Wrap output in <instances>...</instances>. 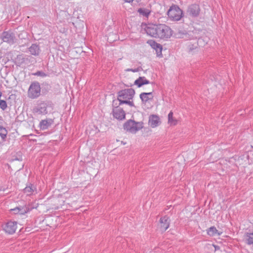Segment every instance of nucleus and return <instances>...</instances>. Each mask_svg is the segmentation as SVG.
<instances>
[{
	"label": "nucleus",
	"instance_id": "nucleus-12",
	"mask_svg": "<svg viewBox=\"0 0 253 253\" xmlns=\"http://www.w3.org/2000/svg\"><path fill=\"white\" fill-rule=\"evenodd\" d=\"M170 220L167 216H165L160 218V228L162 231H165L169 226Z\"/></svg>",
	"mask_w": 253,
	"mask_h": 253
},
{
	"label": "nucleus",
	"instance_id": "nucleus-16",
	"mask_svg": "<svg viewBox=\"0 0 253 253\" xmlns=\"http://www.w3.org/2000/svg\"><path fill=\"white\" fill-rule=\"evenodd\" d=\"M29 50L31 54L35 56L38 55L40 52V47L36 44H32L29 48Z\"/></svg>",
	"mask_w": 253,
	"mask_h": 253
},
{
	"label": "nucleus",
	"instance_id": "nucleus-4",
	"mask_svg": "<svg viewBox=\"0 0 253 253\" xmlns=\"http://www.w3.org/2000/svg\"><path fill=\"white\" fill-rule=\"evenodd\" d=\"M142 127V122H135L131 120L127 121L124 125V129L131 133H136Z\"/></svg>",
	"mask_w": 253,
	"mask_h": 253
},
{
	"label": "nucleus",
	"instance_id": "nucleus-25",
	"mask_svg": "<svg viewBox=\"0 0 253 253\" xmlns=\"http://www.w3.org/2000/svg\"><path fill=\"white\" fill-rule=\"evenodd\" d=\"M7 107V106L6 101L3 100H0V108L2 110H4L6 109Z\"/></svg>",
	"mask_w": 253,
	"mask_h": 253
},
{
	"label": "nucleus",
	"instance_id": "nucleus-23",
	"mask_svg": "<svg viewBox=\"0 0 253 253\" xmlns=\"http://www.w3.org/2000/svg\"><path fill=\"white\" fill-rule=\"evenodd\" d=\"M138 12L143 16L148 17L151 11L149 9L144 8H140L138 9Z\"/></svg>",
	"mask_w": 253,
	"mask_h": 253
},
{
	"label": "nucleus",
	"instance_id": "nucleus-10",
	"mask_svg": "<svg viewBox=\"0 0 253 253\" xmlns=\"http://www.w3.org/2000/svg\"><path fill=\"white\" fill-rule=\"evenodd\" d=\"M1 39L4 42L12 44L14 42L15 37L12 33L4 32L1 36Z\"/></svg>",
	"mask_w": 253,
	"mask_h": 253
},
{
	"label": "nucleus",
	"instance_id": "nucleus-5",
	"mask_svg": "<svg viewBox=\"0 0 253 253\" xmlns=\"http://www.w3.org/2000/svg\"><path fill=\"white\" fill-rule=\"evenodd\" d=\"M182 10L177 6H172L169 10L168 15L171 19L174 21L179 20L182 16Z\"/></svg>",
	"mask_w": 253,
	"mask_h": 253
},
{
	"label": "nucleus",
	"instance_id": "nucleus-21",
	"mask_svg": "<svg viewBox=\"0 0 253 253\" xmlns=\"http://www.w3.org/2000/svg\"><path fill=\"white\" fill-rule=\"evenodd\" d=\"M148 43H149L150 44V45L151 46V47L153 48H154L156 50L159 49L160 51L162 50V45L160 44L157 43L155 41L150 40L148 42Z\"/></svg>",
	"mask_w": 253,
	"mask_h": 253
},
{
	"label": "nucleus",
	"instance_id": "nucleus-11",
	"mask_svg": "<svg viewBox=\"0 0 253 253\" xmlns=\"http://www.w3.org/2000/svg\"><path fill=\"white\" fill-rule=\"evenodd\" d=\"M114 117L118 120H122L125 119L126 113L123 109L116 108L113 111Z\"/></svg>",
	"mask_w": 253,
	"mask_h": 253
},
{
	"label": "nucleus",
	"instance_id": "nucleus-6",
	"mask_svg": "<svg viewBox=\"0 0 253 253\" xmlns=\"http://www.w3.org/2000/svg\"><path fill=\"white\" fill-rule=\"evenodd\" d=\"M47 105L44 101H40L36 107L34 108L33 112L36 115H44L47 113Z\"/></svg>",
	"mask_w": 253,
	"mask_h": 253
},
{
	"label": "nucleus",
	"instance_id": "nucleus-13",
	"mask_svg": "<svg viewBox=\"0 0 253 253\" xmlns=\"http://www.w3.org/2000/svg\"><path fill=\"white\" fill-rule=\"evenodd\" d=\"M140 98L143 104H146L147 102L149 101L152 100L153 99V95L152 92H142L140 94Z\"/></svg>",
	"mask_w": 253,
	"mask_h": 253
},
{
	"label": "nucleus",
	"instance_id": "nucleus-26",
	"mask_svg": "<svg viewBox=\"0 0 253 253\" xmlns=\"http://www.w3.org/2000/svg\"><path fill=\"white\" fill-rule=\"evenodd\" d=\"M198 46V42H195L194 43H192L191 45L189 44L188 47L189 49L191 51L193 50L194 49H196Z\"/></svg>",
	"mask_w": 253,
	"mask_h": 253
},
{
	"label": "nucleus",
	"instance_id": "nucleus-18",
	"mask_svg": "<svg viewBox=\"0 0 253 253\" xmlns=\"http://www.w3.org/2000/svg\"><path fill=\"white\" fill-rule=\"evenodd\" d=\"M168 124L170 126H175L177 124V120L173 117L172 111H170L168 115Z\"/></svg>",
	"mask_w": 253,
	"mask_h": 253
},
{
	"label": "nucleus",
	"instance_id": "nucleus-19",
	"mask_svg": "<svg viewBox=\"0 0 253 253\" xmlns=\"http://www.w3.org/2000/svg\"><path fill=\"white\" fill-rule=\"evenodd\" d=\"M207 234L210 236H213L216 234L218 235H220V233L218 232V230L214 226H212L209 228L207 230Z\"/></svg>",
	"mask_w": 253,
	"mask_h": 253
},
{
	"label": "nucleus",
	"instance_id": "nucleus-3",
	"mask_svg": "<svg viewBox=\"0 0 253 253\" xmlns=\"http://www.w3.org/2000/svg\"><path fill=\"white\" fill-rule=\"evenodd\" d=\"M41 88L40 84L33 82L30 84L28 90V96L31 99H36L41 95Z\"/></svg>",
	"mask_w": 253,
	"mask_h": 253
},
{
	"label": "nucleus",
	"instance_id": "nucleus-7",
	"mask_svg": "<svg viewBox=\"0 0 253 253\" xmlns=\"http://www.w3.org/2000/svg\"><path fill=\"white\" fill-rule=\"evenodd\" d=\"M16 229L17 223L14 221H9L3 226L4 231L9 234L15 233Z\"/></svg>",
	"mask_w": 253,
	"mask_h": 253
},
{
	"label": "nucleus",
	"instance_id": "nucleus-1",
	"mask_svg": "<svg viewBox=\"0 0 253 253\" xmlns=\"http://www.w3.org/2000/svg\"><path fill=\"white\" fill-rule=\"evenodd\" d=\"M148 35L155 38L169 39L172 35V31L165 24H149L145 28Z\"/></svg>",
	"mask_w": 253,
	"mask_h": 253
},
{
	"label": "nucleus",
	"instance_id": "nucleus-2",
	"mask_svg": "<svg viewBox=\"0 0 253 253\" xmlns=\"http://www.w3.org/2000/svg\"><path fill=\"white\" fill-rule=\"evenodd\" d=\"M135 94L134 90L132 88H127L120 90L118 92V99L120 102V105L126 104L130 106H134L132 99Z\"/></svg>",
	"mask_w": 253,
	"mask_h": 253
},
{
	"label": "nucleus",
	"instance_id": "nucleus-9",
	"mask_svg": "<svg viewBox=\"0 0 253 253\" xmlns=\"http://www.w3.org/2000/svg\"><path fill=\"white\" fill-rule=\"evenodd\" d=\"M200 11L199 5L193 4L188 7L187 13L192 17H197L199 15Z\"/></svg>",
	"mask_w": 253,
	"mask_h": 253
},
{
	"label": "nucleus",
	"instance_id": "nucleus-8",
	"mask_svg": "<svg viewBox=\"0 0 253 253\" xmlns=\"http://www.w3.org/2000/svg\"><path fill=\"white\" fill-rule=\"evenodd\" d=\"M161 124L159 117L156 115H151L149 117L148 125L152 128L159 126Z\"/></svg>",
	"mask_w": 253,
	"mask_h": 253
},
{
	"label": "nucleus",
	"instance_id": "nucleus-24",
	"mask_svg": "<svg viewBox=\"0 0 253 253\" xmlns=\"http://www.w3.org/2000/svg\"><path fill=\"white\" fill-rule=\"evenodd\" d=\"M246 239L247 243L248 245L253 244V232L247 233L246 235Z\"/></svg>",
	"mask_w": 253,
	"mask_h": 253
},
{
	"label": "nucleus",
	"instance_id": "nucleus-17",
	"mask_svg": "<svg viewBox=\"0 0 253 253\" xmlns=\"http://www.w3.org/2000/svg\"><path fill=\"white\" fill-rule=\"evenodd\" d=\"M149 84V81L147 80L144 77H139L134 82V84L137 85L138 87H140L143 84Z\"/></svg>",
	"mask_w": 253,
	"mask_h": 253
},
{
	"label": "nucleus",
	"instance_id": "nucleus-22",
	"mask_svg": "<svg viewBox=\"0 0 253 253\" xmlns=\"http://www.w3.org/2000/svg\"><path fill=\"white\" fill-rule=\"evenodd\" d=\"M192 34H193V32H189L188 33H180V36L179 37L180 38L184 39L185 40H192L194 39Z\"/></svg>",
	"mask_w": 253,
	"mask_h": 253
},
{
	"label": "nucleus",
	"instance_id": "nucleus-14",
	"mask_svg": "<svg viewBox=\"0 0 253 253\" xmlns=\"http://www.w3.org/2000/svg\"><path fill=\"white\" fill-rule=\"evenodd\" d=\"M24 193L27 196H31L34 193H37V188L32 184L28 185L23 190Z\"/></svg>",
	"mask_w": 253,
	"mask_h": 253
},
{
	"label": "nucleus",
	"instance_id": "nucleus-28",
	"mask_svg": "<svg viewBox=\"0 0 253 253\" xmlns=\"http://www.w3.org/2000/svg\"><path fill=\"white\" fill-rule=\"evenodd\" d=\"M34 75L42 77L46 76V74L42 71H38L36 73H35Z\"/></svg>",
	"mask_w": 253,
	"mask_h": 253
},
{
	"label": "nucleus",
	"instance_id": "nucleus-27",
	"mask_svg": "<svg viewBox=\"0 0 253 253\" xmlns=\"http://www.w3.org/2000/svg\"><path fill=\"white\" fill-rule=\"evenodd\" d=\"M11 210L14 211V213L16 214H17V213L23 214V211H21V209L19 207H16V208L11 209Z\"/></svg>",
	"mask_w": 253,
	"mask_h": 253
},
{
	"label": "nucleus",
	"instance_id": "nucleus-29",
	"mask_svg": "<svg viewBox=\"0 0 253 253\" xmlns=\"http://www.w3.org/2000/svg\"><path fill=\"white\" fill-rule=\"evenodd\" d=\"M125 2H132L133 0H124Z\"/></svg>",
	"mask_w": 253,
	"mask_h": 253
},
{
	"label": "nucleus",
	"instance_id": "nucleus-15",
	"mask_svg": "<svg viewBox=\"0 0 253 253\" xmlns=\"http://www.w3.org/2000/svg\"><path fill=\"white\" fill-rule=\"evenodd\" d=\"M53 122V120L50 119L42 120L40 123L41 129L42 130L47 129L52 124Z\"/></svg>",
	"mask_w": 253,
	"mask_h": 253
},
{
	"label": "nucleus",
	"instance_id": "nucleus-20",
	"mask_svg": "<svg viewBox=\"0 0 253 253\" xmlns=\"http://www.w3.org/2000/svg\"><path fill=\"white\" fill-rule=\"evenodd\" d=\"M7 133V130L5 127L0 126V136L2 141H4L5 140Z\"/></svg>",
	"mask_w": 253,
	"mask_h": 253
}]
</instances>
